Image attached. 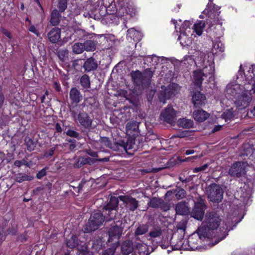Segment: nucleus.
I'll return each instance as SVG.
<instances>
[{"label": "nucleus", "instance_id": "2f4dec72", "mask_svg": "<svg viewBox=\"0 0 255 255\" xmlns=\"http://www.w3.org/2000/svg\"><path fill=\"white\" fill-rule=\"evenodd\" d=\"M121 249L124 254L128 255L132 252L133 247L129 241L125 242L122 245Z\"/></svg>", "mask_w": 255, "mask_h": 255}, {"label": "nucleus", "instance_id": "e2e57ef3", "mask_svg": "<svg viewBox=\"0 0 255 255\" xmlns=\"http://www.w3.org/2000/svg\"><path fill=\"white\" fill-rule=\"evenodd\" d=\"M1 32L4 35H5L6 37H7L8 38H9V39H11L12 38V35H11V33L8 30H7V29H6L5 28H2L1 29Z\"/></svg>", "mask_w": 255, "mask_h": 255}, {"label": "nucleus", "instance_id": "5701e85b", "mask_svg": "<svg viewBox=\"0 0 255 255\" xmlns=\"http://www.w3.org/2000/svg\"><path fill=\"white\" fill-rule=\"evenodd\" d=\"M142 36V33L141 32L135 30L133 28L129 29L127 31V37L130 38L134 41H139Z\"/></svg>", "mask_w": 255, "mask_h": 255}, {"label": "nucleus", "instance_id": "6e6d98bb", "mask_svg": "<svg viewBox=\"0 0 255 255\" xmlns=\"http://www.w3.org/2000/svg\"><path fill=\"white\" fill-rule=\"evenodd\" d=\"M14 165L17 167H20L22 165H25L27 166H29V164L27 163L26 160L24 159L21 160H16L14 163Z\"/></svg>", "mask_w": 255, "mask_h": 255}, {"label": "nucleus", "instance_id": "79ce46f5", "mask_svg": "<svg viewBox=\"0 0 255 255\" xmlns=\"http://www.w3.org/2000/svg\"><path fill=\"white\" fill-rule=\"evenodd\" d=\"M148 230V226L146 225H141L137 227L135 232L136 235H142L146 233Z\"/></svg>", "mask_w": 255, "mask_h": 255}, {"label": "nucleus", "instance_id": "0e129e2a", "mask_svg": "<svg viewBox=\"0 0 255 255\" xmlns=\"http://www.w3.org/2000/svg\"><path fill=\"white\" fill-rule=\"evenodd\" d=\"M46 175V170L45 169L43 168L42 170H41L40 171L38 172V173L37 174L36 176L38 179H41L44 176Z\"/></svg>", "mask_w": 255, "mask_h": 255}, {"label": "nucleus", "instance_id": "a19ab883", "mask_svg": "<svg viewBox=\"0 0 255 255\" xmlns=\"http://www.w3.org/2000/svg\"><path fill=\"white\" fill-rule=\"evenodd\" d=\"M119 201L116 197H112L109 203L105 206L107 209H116L118 207Z\"/></svg>", "mask_w": 255, "mask_h": 255}, {"label": "nucleus", "instance_id": "a211bd4d", "mask_svg": "<svg viewBox=\"0 0 255 255\" xmlns=\"http://www.w3.org/2000/svg\"><path fill=\"white\" fill-rule=\"evenodd\" d=\"M224 51V46L219 38H217L213 42V47L211 50L212 54L209 56H213Z\"/></svg>", "mask_w": 255, "mask_h": 255}, {"label": "nucleus", "instance_id": "69168bd1", "mask_svg": "<svg viewBox=\"0 0 255 255\" xmlns=\"http://www.w3.org/2000/svg\"><path fill=\"white\" fill-rule=\"evenodd\" d=\"M170 244V243L168 241H167V242L162 241L160 246L162 249H167L169 247Z\"/></svg>", "mask_w": 255, "mask_h": 255}, {"label": "nucleus", "instance_id": "c85d7f7f", "mask_svg": "<svg viewBox=\"0 0 255 255\" xmlns=\"http://www.w3.org/2000/svg\"><path fill=\"white\" fill-rule=\"evenodd\" d=\"M164 201L163 200L159 198H153L150 200L149 202V206L153 208L160 207L163 208L164 210H168L169 209L168 206L165 207H163Z\"/></svg>", "mask_w": 255, "mask_h": 255}, {"label": "nucleus", "instance_id": "c9c22d12", "mask_svg": "<svg viewBox=\"0 0 255 255\" xmlns=\"http://www.w3.org/2000/svg\"><path fill=\"white\" fill-rule=\"evenodd\" d=\"M80 82L81 86L84 89H88L90 87L91 83L89 77L84 74L82 75L80 79Z\"/></svg>", "mask_w": 255, "mask_h": 255}, {"label": "nucleus", "instance_id": "5fc2aeb1", "mask_svg": "<svg viewBox=\"0 0 255 255\" xmlns=\"http://www.w3.org/2000/svg\"><path fill=\"white\" fill-rule=\"evenodd\" d=\"M185 194L186 191L183 189H180L176 193L175 196L177 199H179L184 198Z\"/></svg>", "mask_w": 255, "mask_h": 255}, {"label": "nucleus", "instance_id": "13d9d810", "mask_svg": "<svg viewBox=\"0 0 255 255\" xmlns=\"http://www.w3.org/2000/svg\"><path fill=\"white\" fill-rule=\"evenodd\" d=\"M208 167V164H205L203 165L202 166L195 168L193 170V172L194 173H197V172H200V171H204V170H205Z\"/></svg>", "mask_w": 255, "mask_h": 255}, {"label": "nucleus", "instance_id": "4be33fe9", "mask_svg": "<svg viewBox=\"0 0 255 255\" xmlns=\"http://www.w3.org/2000/svg\"><path fill=\"white\" fill-rule=\"evenodd\" d=\"M193 116L195 120L202 122L206 120L209 116L208 113L202 110H198L193 112Z\"/></svg>", "mask_w": 255, "mask_h": 255}, {"label": "nucleus", "instance_id": "f3484780", "mask_svg": "<svg viewBox=\"0 0 255 255\" xmlns=\"http://www.w3.org/2000/svg\"><path fill=\"white\" fill-rule=\"evenodd\" d=\"M98 67L97 61L92 57L87 59L84 62L83 68L85 71L90 72L97 70Z\"/></svg>", "mask_w": 255, "mask_h": 255}, {"label": "nucleus", "instance_id": "7ed1b4c3", "mask_svg": "<svg viewBox=\"0 0 255 255\" xmlns=\"http://www.w3.org/2000/svg\"><path fill=\"white\" fill-rule=\"evenodd\" d=\"M204 228H199L196 233L191 235L187 239H181L172 247V250H193L200 249V244L204 240H207L206 235L204 233Z\"/></svg>", "mask_w": 255, "mask_h": 255}, {"label": "nucleus", "instance_id": "680f3d73", "mask_svg": "<svg viewBox=\"0 0 255 255\" xmlns=\"http://www.w3.org/2000/svg\"><path fill=\"white\" fill-rule=\"evenodd\" d=\"M101 142L106 146L110 147L112 142L109 140V138L107 137H103Z\"/></svg>", "mask_w": 255, "mask_h": 255}, {"label": "nucleus", "instance_id": "6e6552de", "mask_svg": "<svg viewBox=\"0 0 255 255\" xmlns=\"http://www.w3.org/2000/svg\"><path fill=\"white\" fill-rule=\"evenodd\" d=\"M161 89L159 94V98L161 102L165 103L167 99H169L177 93L179 90V87L176 84L172 83L167 88L164 86H161Z\"/></svg>", "mask_w": 255, "mask_h": 255}, {"label": "nucleus", "instance_id": "a878e982", "mask_svg": "<svg viewBox=\"0 0 255 255\" xmlns=\"http://www.w3.org/2000/svg\"><path fill=\"white\" fill-rule=\"evenodd\" d=\"M161 57L155 55L147 56L144 57V63L149 66H155L159 62Z\"/></svg>", "mask_w": 255, "mask_h": 255}, {"label": "nucleus", "instance_id": "8fccbe9b", "mask_svg": "<svg viewBox=\"0 0 255 255\" xmlns=\"http://www.w3.org/2000/svg\"><path fill=\"white\" fill-rule=\"evenodd\" d=\"M16 232V231L15 230L11 231H7L6 232L5 231H4L3 229L0 230V243H1L3 240L5 239V236L6 235L8 234H14Z\"/></svg>", "mask_w": 255, "mask_h": 255}, {"label": "nucleus", "instance_id": "338daca9", "mask_svg": "<svg viewBox=\"0 0 255 255\" xmlns=\"http://www.w3.org/2000/svg\"><path fill=\"white\" fill-rule=\"evenodd\" d=\"M86 152L88 154L90 155L91 156H93V157H97L98 156L97 152H95L94 151H93L91 149L87 150Z\"/></svg>", "mask_w": 255, "mask_h": 255}, {"label": "nucleus", "instance_id": "f704fd0d", "mask_svg": "<svg viewBox=\"0 0 255 255\" xmlns=\"http://www.w3.org/2000/svg\"><path fill=\"white\" fill-rule=\"evenodd\" d=\"M142 74L146 85L149 84L153 76V71L151 68H147L143 71Z\"/></svg>", "mask_w": 255, "mask_h": 255}, {"label": "nucleus", "instance_id": "774afa93", "mask_svg": "<svg viewBox=\"0 0 255 255\" xmlns=\"http://www.w3.org/2000/svg\"><path fill=\"white\" fill-rule=\"evenodd\" d=\"M177 229L184 231L185 230V226L184 223H179L177 225Z\"/></svg>", "mask_w": 255, "mask_h": 255}, {"label": "nucleus", "instance_id": "f03ea898", "mask_svg": "<svg viewBox=\"0 0 255 255\" xmlns=\"http://www.w3.org/2000/svg\"><path fill=\"white\" fill-rule=\"evenodd\" d=\"M221 219L219 215L215 212L207 213L205 216V221L203 223V226L200 228H204V233L207 238H218V240H215L214 243H210V247H212L220 241L224 239L228 235L229 231L232 229L231 226L232 223L226 224L225 226L220 227Z\"/></svg>", "mask_w": 255, "mask_h": 255}, {"label": "nucleus", "instance_id": "49530a36", "mask_svg": "<svg viewBox=\"0 0 255 255\" xmlns=\"http://www.w3.org/2000/svg\"><path fill=\"white\" fill-rule=\"evenodd\" d=\"M138 125L136 122L132 121L127 123L126 125V130L128 132L130 130H135L137 128Z\"/></svg>", "mask_w": 255, "mask_h": 255}, {"label": "nucleus", "instance_id": "ddd939ff", "mask_svg": "<svg viewBox=\"0 0 255 255\" xmlns=\"http://www.w3.org/2000/svg\"><path fill=\"white\" fill-rule=\"evenodd\" d=\"M247 166L248 163L246 162H237L232 165L229 174L233 177H241L245 174Z\"/></svg>", "mask_w": 255, "mask_h": 255}, {"label": "nucleus", "instance_id": "aec40b11", "mask_svg": "<svg viewBox=\"0 0 255 255\" xmlns=\"http://www.w3.org/2000/svg\"><path fill=\"white\" fill-rule=\"evenodd\" d=\"M61 29L58 28L52 29L48 33V37L50 41L53 43L57 42L60 38Z\"/></svg>", "mask_w": 255, "mask_h": 255}, {"label": "nucleus", "instance_id": "4c0bfd02", "mask_svg": "<svg viewBox=\"0 0 255 255\" xmlns=\"http://www.w3.org/2000/svg\"><path fill=\"white\" fill-rule=\"evenodd\" d=\"M123 141L120 140L118 142H114L112 143L109 148L114 151H120L123 152L124 148Z\"/></svg>", "mask_w": 255, "mask_h": 255}, {"label": "nucleus", "instance_id": "393cba45", "mask_svg": "<svg viewBox=\"0 0 255 255\" xmlns=\"http://www.w3.org/2000/svg\"><path fill=\"white\" fill-rule=\"evenodd\" d=\"M70 98L73 103L78 104L82 99V96L80 92L76 88L71 89L70 92Z\"/></svg>", "mask_w": 255, "mask_h": 255}, {"label": "nucleus", "instance_id": "dca6fc26", "mask_svg": "<svg viewBox=\"0 0 255 255\" xmlns=\"http://www.w3.org/2000/svg\"><path fill=\"white\" fill-rule=\"evenodd\" d=\"M123 229L118 226H114L110 228L108 231L109 238V242H112L114 239H119L121 236Z\"/></svg>", "mask_w": 255, "mask_h": 255}, {"label": "nucleus", "instance_id": "c03bdc74", "mask_svg": "<svg viewBox=\"0 0 255 255\" xmlns=\"http://www.w3.org/2000/svg\"><path fill=\"white\" fill-rule=\"evenodd\" d=\"M103 242L101 239H97L93 241L92 248L93 249L99 251L103 247Z\"/></svg>", "mask_w": 255, "mask_h": 255}, {"label": "nucleus", "instance_id": "f257e3e1", "mask_svg": "<svg viewBox=\"0 0 255 255\" xmlns=\"http://www.w3.org/2000/svg\"><path fill=\"white\" fill-rule=\"evenodd\" d=\"M239 70L236 80L230 82L226 86L225 93L227 98L234 99V104L239 110L249 106L255 96V80L253 77L242 70Z\"/></svg>", "mask_w": 255, "mask_h": 255}, {"label": "nucleus", "instance_id": "b1692460", "mask_svg": "<svg viewBox=\"0 0 255 255\" xmlns=\"http://www.w3.org/2000/svg\"><path fill=\"white\" fill-rule=\"evenodd\" d=\"M205 77L202 73L201 70H197L193 73V83L195 85L200 87Z\"/></svg>", "mask_w": 255, "mask_h": 255}, {"label": "nucleus", "instance_id": "a18cd8bd", "mask_svg": "<svg viewBox=\"0 0 255 255\" xmlns=\"http://www.w3.org/2000/svg\"><path fill=\"white\" fill-rule=\"evenodd\" d=\"M162 234V230L160 228H155L150 231L149 236L151 238H157L159 237Z\"/></svg>", "mask_w": 255, "mask_h": 255}, {"label": "nucleus", "instance_id": "37998d69", "mask_svg": "<svg viewBox=\"0 0 255 255\" xmlns=\"http://www.w3.org/2000/svg\"><path fill=\"white\" fill-rule=\"evenodd\" d=\"M147 246L145 244H142L140 246H137L138 253L139 255H148L149 252L147 250Z\"/></svg>", "mask_w": 255, "mask_h": 255}, {"label": "nucleus", "instance_id": "c756f323", "mask_svg": "<svg viewBox=\"0 0 255 255\" xmlns=\"http://www.w3.org/2000/svg\"><path fill=\"white\" fill-rule=\"evenodd\" d=\"M237 115V112L233 108L227 110L222 115V118L224 119L226 122L233 119Z\"/></svg>", "mask_w": 255, "mask_h": 255}, {"label": "nucleus", "instance_id": "412c9836", "mask_svg": "<svg viewBox=\"0 0 255 255\" xmlns=\"http://www.w3.org/2000/svg\"><path fill=\"white\" fill-rule=\"evenodd\" d=\"M131 77L134 83L137 86L146 85L142 73L136 71L131 73Z\"/></svg>", "mask_w": 255, "mask_h": 255}, {"label": "nucleus", "instance_id": "4468645a", "mask_svg": "<svg viewBox=\"0 0 255 255\" xmlns=\"http://www.w3.org/2000/svg\"><path fill=\"white\" fill-rule=\"evenodd\" d=\"M119 198L123 202L126 208L130 211L135 210L138 207V202L130 196H120Z\"/></svg>", "mask_w": 255, "mask_h": 255}, {"label": "nucleus", "instance_id": "0eeeda50", "mask_svg": "<svg viewBox=\"0 0 255 255\" xmlns=\"http://www.w3.org/2000/svg\"><path fill=\"white\" fill-rule=\"evenodd\" d=\"M120 7L119 15L121 16H124L126 13L131 16L135 15L137 12V8L134 5V2L130 0H115Z\"/></svg>", "mask_w": 255, "mask_h": 255}, {"label": "nucleus", "instance_id": "ea45409f", "mask_svg": "<svg viewBox=\"0 0 255 255\" xmlns=\"http://www.w3.org/2000/svg\"><path fill=\"white\" fill-rule=\"evenodd\" d=\"M72 47L73 52L75 54H80L84 50V45L82 43H76Z\"/></svg>", "mask_w": 255, "mask_h": 255}, {"label": "nucleus", "instance_id": "9b49d317", "mask_svg": "<svg viewBox=\"0 0 255 255\" xmlns=\"http://www.w3.org/2000/svg\"><path fill=\"white\" fill-rule=\"evenodd\" d=\"M206 208L203 200L201 198H198L196 201H195L194 207L191 212V217L201 221L203 218Z\"/></svg>", "mask_w": 255, "mask_h": 255}, {"label": "nucleus", "instance_id": "9d476101", "mask_svg": "<svg viewBox=\"0 0 255 255\" xmlns=\"http://www.w3.org/2000/svg\"><path fill=\"white\" fill-rule=\"evenodd\" d=\"M177 114V111L172 106L168 105L161 112L160 119L167 123L173 125L176 121Z\"/></svg>", "mask_w": 255, "mask_h": 255}, {"label": "nucleus", "instance_id": "864d4df0", "mask_svg": "<svg viewBox=\"0 0 255 255\" xmlns=\"http://www.w3.org/2000/svg\"><path fill=\"white\" fill-rule=\"evenodd\" d=\"M123 144H124V148L123 151H126L127 152L128 150L131 149L133 148V144L132 143V142L131 141H128L127 142L125 143L124 141H123Z\"/></svg>", "mask_w": 255, "mask_h": 255}, {"label": "nucleus", "instance_id": "052dcab7", "mask_svg": "<svg viewBox=\"0 0 255 255\" xmlns=\"http://www.w3.org/2000/svg\"><path fill=\"white\" fill-rule=\"evenodd\" d=\"M115 249L112 248L106 250L103 255H114Z\"/></svg>", "mask_w": 255, "mask_h": 255}, {"label": "nucleus", "instance_id": "2eb2a0df", "mask_svg": "<svg viewBox=\"0 0 255 255\" xmlns=\"http://www.w3.org/2000/svg\"><path fill=\"white\" fill-rule=\"evenodd\" d=\"M192 103L195 107H200L205 104L206 97L200 92H196L192 96Z\"/></svg>", "mask_w": 255, "mask_h": 255}, {"label": "nucleus", "instance_id": "1a4fd4ad", "mask_svg": "<svg viewBox=\"0 0 255 255\" xmlns=\"http://www.w3.org/2000/svg\"><path fill=\"white\" fill-rule=\"evenodd\" d=\"M207 194L209 200L215 203L221 202L223 197V191L221 187L216 184L211 185L207 189Z\"/></svg>", "mask_w": 255, "mask_h": 255}, {"label": "nucleus", "instance_id": "7c9ffc66", "mask_svg": "<svg viewBox=\"0 0 255 255\" xmlns=\"http://www.w3.org/2000/svg\"><path fill=\"white\" fill-rule=\"evenodd\" d=\"M178 126L183 128H190L193 126V122L192 120L186 118H181L177 121Z\"/></svg>", "mask_w": 255, "mask_h": 255}, {"label": "nucleus", "instance_id": "4d7b16f0", "mask_svg": "<svg viewBox=\"0 0 255 255\" xmlns=\"http://www.w3.org/2000/svg\"><path fill=\"white\" fill-rule=\"evenodd\" d=\"M246 69H248V71H247V74L249 75H251L255 80V65L252 66V67H250L249 69L247 68Z\"/></svg>", "mask_w": 255, "mask_h": 255}, {"label": "nucleus", "instance_id": "bf43d9fd", "mask_svg": "<svg viewBox=\"0 0 255 255\" xmlns=\"http://www.w3.org/2000/svg\"><path fill=\"white\" fill-rule=\"evenodd\" d=\"M29 31L33 33L36 36H39L40 35L39 32L37 30L34 25H32L29 28Z\"/></svg>", "mask_w": 255, "mask_h": 255}, {"label": "nucleus", "instance_id": "de8ad7c7", "mask_svg": "<svg viewBox=\"0 0 255 255\" xmlns=\"http://www.w3.org/2000/svg\"><path fill=\"white\" fill-rule=\"evenodd\" d=\"M68 51L65 49H60L57 52V55L59 59L62 61H64L68 56Z\"/></svg>", "mask_w": 255, "mask_h": 255}, {"label": "nucleus", "instance_id": "72a5a7b5", "mask_svg": "<svg viewBox=\"0 0 255 255\" xmlns=\"http://www.w3.org/2000/svg\"><path fill=\"white\" fill-rule=\"evenodd\" d=\"M103 214L106 215V216H104L105 218L108 220L113 219L116 215V209H107V207H105L103 209Z\"/></svg>", "mask_w": 255, "mask_h": 255}, {"label": "nucleus", "instance_id": "09e8293b", "mask_svg": "<svg viewBox=\"0 0 255 255\" xmlns=\"http://www.w3.org/2000/svg\"><path fill=\"white\" fill-rule=\"evenodd\" d=\"M25 144L27 146V150L29 151L33 150L35 147L34 142L32 140L28 137H25Z\"/></svg>", "mask_w": 255, "mask_h": 255}, {"label": "nucleus", "instance_id": "cd10ccee", "mask_svg": "<svg viewBox=\"0 0 255 255\" xmlns=\"http://www.w3.org/2000/svg\"><path fill=\"white\" fill-rule=\"evenodd\" d=\"M205 26V22L203 20H198L193 26V32L198 36H201Z\"/></svg>", "mask_w": 255, "mask_h": 255}, {"label": "nucleus", "instance_id": "bb28decb", "mask_svg": "<svg viewBox=\"0 0 255 255\" xmlns=\"http://www.w3.org/2000/svg\"><path fill=\"white\" fill-rule=\"evenodd\" d=\"M207 11L209 12L208 8H206L203 12L205 13ZM220 13V12L217 11L215 13H214L213 12H211L210 14L209 13H208L207 14L209 17H210L211 19L213 20V22H214V24H219L220 25V26L221 27V25L223 23V20L221 17H219Z\"/></svg>", "mask_w": 255, "mask_h": 255}, {"label": "nucleus", "instance_id": "e433bc0d", "mask_svg": "<svg viewBox=\"0 0 255 255\" xmlns=\"http://www.w3.org/2000/svg\"><path fill=\"white\" fill-rule=\"evenodd\" d=\"M33 179V177L31 176H28L24 173H18L15 177V180L19 183L25 181H30Z\"/></svg>", "mask_w": 255, "mask_h": 255}, {"label": "nucleus", "instance_id": "423d86ee", "mask_svg": "<svg viewBox=\"0 0 255 255\" xmlns=\"http://www.w3.org/2000/svg\"><path fill=\"white\" fill-rule=\"evenodd\" d=\"M191 24L190 21L185 20L181 27H179L180 34L178 39L183 47L188 46L191 42L190 36L192 35L190 28Z\"/></svg>", "mask_w": 255, "mask_h": 255}, {"label": "nucleus", "instance_id": "39448f33", "mask_svg": "<svg viewBox=\"0 0 255 255\" xmlns=\"http://www.w3.org/2000/svg\"><path fill=\"white\" fill-rule=\"evenodd\" d=\"M105 217L103 213L99 211L93 212L87 223L83 227V231L85 233H90L97 230L103 223Z\"/></svg>", "mask_w": 255, "mask_h": 255}, {"label": "nucleus", "instance_id": "3c124183", "mask_svg": "<svg viewBox=\"0 0 255 255\" xmlns=\"http://www.w3.org/2000/svg\"><path fill=\"white\" fill-rule=\"evenodd\" d=\"M67 6V0H58V7L61 12L64 11Z\"/></svg>", "mask_w": 255, "mask_h": 255}, {"label": "nucleus", "instance_id": "20e7f679", "mask_svg": "<svg viewBox=\"0 0 255 255\" xmlns=\"http://www.w3.org/2000/svg\"><path fill=\"white\" fill-rule=\"evenodd\" d=\"M195 63L199 67H202L201 71L202 73H204L205 77L208 76L209 79L213 78L215 71L214 61L213 56H209L202 53L200 56L198 57Z\"/></svg>", "mask_w": 255, "mask_h": 255}, {"label": "nucleus", "instance_id": "603ef678", "mask_svg": "<svg viewBox=\"0 0 255 255\" xmlns=\"http://www.w3.org/2000/svg\"><path fill=\"white\" fill-rule=\"evenodd\" d=\"M66 134L70 137L76 138L78 139H80L81 137V136L80 135V134L72 129H69L67 130L66 132Z\"/></svg>", "mask_w": 255, "mask_h": 255}, {"label": "nucleus", "instance_id": "f8f14e48", "mask_svg": "<svg viewBox=\"0 0 255 255\" xmlns=\"http://www.w3.org/2000/svg\"><path fill=\"white\" fill-rule=\"evenodd\" d=\"M72 116L74 121L78 122L84 128L89 129L91 128L93 120L87 113L82 112L77 115L74 113Z\"/></svg>", "mask_w": 255, "mask_h": 255}, {"label": "nucleus", "instance_id": "473e14b6", "mask_svg": "<svg viewBox=\"0 0 255 255\" xmlns=\"http://www.w3.org/2000/svg\"><path fill=\"white\" fill-rule=\"evenodd\" d=\"M60 15L57 9H54L51 15L50 23L53 26L58 24L60 21Z\"/></svg>", "mask_w": 255, "mask_h": 255}, {"label": "nucleus", "instance_id": "58836bf2", "mask_svg": "<svg viewBox=\"0 0 255 255\" xmlns=\"http://www.w3.org/2000/svg\"><path fill=\"white\" fill-rule=\"evenodd\" d=\"M84 50L91 51H93L96 48V44L95 42L91 40L86 41L84 43Z\"/></svg>", "mask_w": 255, "mask_h": 255}, {"label": "nucleus", "instance_id": "6ab92c4d", "mask_svg": "<svg viewBox=\"0 0 255 255\" xmlns=\"http://www.w3.org/2000/svg\"><path fill=\"white\" fill-rule=\"evenodd\" d=\"M175 210L177 214L181 215H187L190 213L187 204L183 202H179L176 205Z\"/></svg>", "mask_w": 255, "mask_h": 255}]
</instances>
